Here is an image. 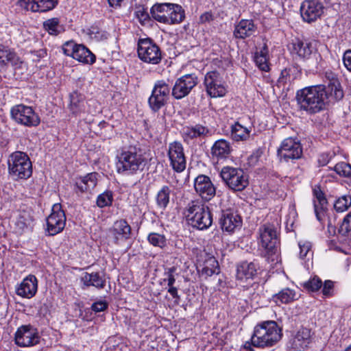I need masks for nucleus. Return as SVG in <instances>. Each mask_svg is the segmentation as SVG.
I'll return each mask as SVG.
<instances>
[{"mask_svg":"<svg viewBox=\"0 0 351 351\" xmlns=\"http://www.w3.org/2000/svg\"><path fill=\"white\" fill-rule=\"evenodd\" d=\"M295 99L300 110L308 114L323 111L329 104L338 101L330 99V95L325 90V85L311 86L298 90Z\"/></svg>","mask_w":351,"mask_h":351,"instance_id":"obj_1","label":"nucleus"},{"mask_svg":"<svg viewBox=\"0 0 351 351\" xmlns=\"http://www.w3.org/2000/svg\"><path fill=\"white\" fill-rule=\"evenodd\" d=\"M115 165L119 174L131 176L144 171L147 159L139 146L130 145L118 151Z\"/></svg>","mask_w":351,"mask_h":351,"instance_id":"obj_2","label":"nucleus"},{"mask_svg":"<svg viewBox=\"0 0 351 351\" xmlns=\"http://www.w3.org/2000/svg\"><path fill=\"white\" fill-rule=\"evenodd\" d=\"M261 246L264 249L263 256L276 265L280 261V227L278 223L267 222L258 228Z\"/></svg>","mask_w":351,"mask_h":351,"instance_id":"obj_3","label":"nucleus"},{"mask_svg":"<svg viewBox=\"0 0 351 351\" xmlns=\"http://www.w3.org/2000/svg\"><path fill=\"white\" fill-rule=\"evenodd\" d=\"M282 337V330L274 321H266L258 324L251 337V343L246 342L244 348L254 351L251 346L257 348L271 347Z\"/></svg>","mask_w":351,"mask_h":351,"instance_id":"obj_4","label":"nucleus"},{"mask_svg":"<svg viewBox=\"0 0 351 351\" xmlns=\"http://www.w3.org/2000/svg\"><path fill=\"white\" fill-rule=\"evenodd\" d=\"M188 223L198 230H206L213 223V216L208 206L199 201H191L185 208Z\"/></svg>","mask_w":351,"mask_h":351,"instance_id":"obj_5","label":"nucleus"},{"mask_svg":"<svg viewBox=\"0 0 351 351\" xmlns=\"http://www.w3.org/2000/svg\"><path fill=\"white\" fill-rule=\"evenodd\" d=\"M150 14L156 21L167 25L179 24L185 19L182 7L171 3H155L150 10Z\"/></svg>","mask_w":351,"mask_h":351,"instance_id":"obj_6","label":"nucleus"},{"mask_svg":"<svg viewBox=\"0 0 351 351\" xmlns=\"http://www.w3.org/2000/svg\"><path fill=\"white\" fill-rule=\"evenodd\" d=\"M8 167V173L14 180H27L33 172L29 157L21 151H16L9 156Z\"/></svg>","mask_w":351,"mask_h":351,"instance_id":"obj_7","label":"nucleus"},{"mask_svg":"<svg viewBox=\"0 0 351 351\" xmlns=\"http://www.w3.org/2000/svg\"><path fill=\"white\" fill-rule=\"evenodd\" d=\"M220 176L228 188L234 191H242L248 185L247 176L240 168L223 167Z\"/></svg>","mask_w":351,"mask_h":351,"instance_id":"obj_8","label":"nucleus"},{"mask_svg":"<svg viewBox=\"0 0 351 351\" xmlns=\"http://www.w3.org/2000/svg\"><path fill=\"white\" fill-rule=\"evenodd\" d=\"M137 52L138 58L146 63L158 64L162 60L160 49L150 38L138 40Z\"/></svg>","mask_w":351,"mask_h":351,"instance_id":"obj_9","label":"nucleus"},{"mask_svg":"<svg viewBox=\"0 0 351 351\" xmlns=\"http://www.w3.org/2000/svg\"><path fill=\"white\" fill-rule=\"evenodd\" d=\"M11 117L17 123L27 127H36L40 119L34 109L23 104L16 105L11 109Z\"/></svg>","mask_w":351,"mask_h":351,"instance_id":"obj_10","label":"nucleus"},{"mask_svg":"<svg viewBox=\"0 0 351 351\" xmlns=\"http://www.w3.org/2000/svg\"><path fill=\"white\" fill-rule=\"evenodd\" d=\"M170 87L164 80L157 81L149 97L148 104L154 112L159 111L167 104L170 93Z\"/></svg>","mask_w":351,"mask_h":351,"instance_id":"obj_11","label":"nucleus"},{"mask_svg":"<svg viewBox=\"0 0 351 351\" xmlns=\"http://www.w3.org/2000/svg\"><path fill=\"white\" fill-rule=\"evenodd\" d=\"M204 84L207 94L211 97H221L226 95V82L216 71L208 72L204 76Z\"/></svg>","mask_w":351,"mask_h":351,"instance_id":"obj_12","label":"nucleus"},{"mask_svg":"<svg viewBox=\"0 0 351 351\" xmlns=\"http://www.w3.org/2000/svg\"><path fill=\"white\" fill-rule=\"evenodd\" d=\"M66 224V216L61 205L56 204L52 207L51 215L47 218V229L49 236L61 232Z\"/></svg>","mask_w":351,"mask_h":351,"instance_id":"obj_13","label":"nucleus"},{"mask_svg":"<svg viewBox=\"0 0 351 351\" xmlns=\"http://www.w3.org/2000/svg\"><path fill=\"white\" fill-rule=\"evenodd\" d=\"M278 156L287 162L299 159L302 156V147L299 141L291 138L285 139L278 149Z\"/></svg>","mask_w":351,"mask_h":351,"instance_id":"obj_14","label":"nucleus"},{"mask_svg":"<svg viewBox=\"0 0 351 351\" xmlns=\"http://www.w3.org/2000/svg\"><path fill=\"white\" fill-rule=\"evenodd\" d=\"M197 83L195 74L184 75L176 81L171 95L176 99H181L187 96Z\"/></svg>","mask_w":351,"mask_h":351,"instance_id":"obj_15","label":"nucleus"},{"mask_svg":"<svg viewBox=\"0 0 351 351\" xmlns=\"http://www.w3.org/2000/svg\"><path fill=\"white\" fill-rule=\"evenodd\" d=\"M15 343L20 347H29L39 343L40 337L36 328L30 325L19 327L15 333Z\"/></svg>","mask_w":351,"mask_h":351,"instance_id":"obj_16","label":"nucleus"},{"mask_svg":"<svg viewBox=\"0 0 351 351\" xmlns=\"http://www.w3.org/2000/svg\"><path fill=\"white\" fill-rule=\"evenodd\" d=\"M324 9V5L318 1L306 0L300 6L301 16L304 21L311 23L322 16Z\"/></svg>","mask_w":351,"mask_h":351,"instance_id":"obj_17","label":"nucleus"},{"mask_svg":"<svg viewBox=\"0 0 351 351\" xmlns=\"http://www.w3.org/2000/svg\"><path fill=\"white\" fill-rule=\"evenodd\" d=\"M168 156L173 169L176 172H182L186 168V158L184 148L181 143L174 141L169 144Z\"/></svg>","mask_w":351,"mask_h":351,"instance_id":"obj_18","label":"nucleus"},{"mask_svg":"<svg viewBox=\"0 0 351 351\" xmlns=\"http://www.w3.org/2000/svg\"><path fill=\"white\" fill-rule=\"evenodd\" d=\"M132 228L125 219H119L114 222L109 229V237L116 245H120L131 238Z\"/></svg>","mask_w":351,"mask_h":351,"instance_id":"obj_19","label":"nucleus"},{"mask_svg":"<svg viewBox=\"0 0 351 351\" xmlns=\"http://www.w3.org/2000/svg\"><path fill=\"white\" fill-rule=\"evenodd\" d=\"M219 224L223 231L232 233L241 226L242 219L237 212L227 209L222 210L219 218Z\"/></svg>","mask_w":351,"mask_h":351,"instance_id":"obj_20","label":"nucleus"},{"mask_svg":"<svg viewBox=\"0 0 351 351\" xmlns=\"http://www.w3.org/2000/svg\"><path fill=\"white\" fill-rule=\"evenodd\" d=\"M195 191L202 199L208 201L211 199L216 193V189L212 183L210 178L207 176L199 175L194 182Z\"/></svg>","mask_w":351,"mask_h":351,"instance_id":"obj_21","label":"nucleus"},{"mask_svg":"<svg viewBox=\"0 0 351 351\" xmlns=\"http://www.w3.org/2000/svg\"><path fill=\"white\" fill-rule=\"evenodd\" d=\"M210 134V130L199 123L184 126L182 130L183 140L187 143L194 139L206 138Z\"/></svg>","mask_w":351,"mask_h":351,"instance_id":"obj_22","label":"nucleus"},{"mask_svg":"<svg viewBox=\"0 0 351 351\" xmlns=\"http://www.w3.org/2000/svg\"><path fill=\"white\" fill-rule=\"evenodd\" d=\"M325 77L328 81L327 86H325V90L330 95V99H335L338 101L343 97V91L337 75L330 70L325 72Z\"/></svg>","mask_w":351,"mask_h":351,"instance_id":"obj_23","label":"nucleus"},{"mask_svg":"<svg viewBox=\"0 0 351 351\" xmlns=\"http://www.w3.org/2000/svg\"><path fill=\"white\" fill-rule=\"evenodd\" d=\"M261 269L258 262L254 261L252 262L242 261L237 267V280H243L247 279H254Z\"/></svg>","mask_w":351,"mask_h":351,"instance_id":"obj_24","label":"nucleus"},{"mask_svg":"<svg viewBox=\"0 0 351 351\" xmlns=\"http://www.w3.org/2000/svg\"><path fill=\"white\" fill-rule=\"evenodd\" d=\"M313 195L315 198L313 206L316 218L321 221L327 209L328 201L319 185L313 187Z\"/></svg>","mask_w":351,"mask_h":351,"instance_id":"obj_25","label":"nucleus"},{"mask_svg":"<svg viewBox=\"0 0 351 351\" xmlns=\"http://www.w3.org/2000/svg\"><path fill=\"white\" fill-rule=\"evenodd\" d=\"M256 32V27L252 20L241 19L234 26L233 35L236 38L245 39L253 36Z\"/></svg>","mask_w":351,"mask_h":351,"instance_id":"obj_26","label":"nucleus"},{"mask_svg":"<svg viewBox=\"0 0 351 351\" xmlns=\"http://www.w3.org/2000/svg\"><path fill=\"white\" fill-rule=\"evenodd\" d=\"M69 109L74 116H80L85 112L86 97L84 94L74 90L69 95Z\"/></svg>","mask_w":351,"mask_h":351,"instance_id":"obj_27","label":"nucleus"},{"mask_svg":"<svg viewBox=\"0 0 351 351\" xmlns=\"http://www.w3.org/2000/svg\"><path fill=\"white\" fill-rule=\"evenodd\" d=\"M38 288V281L33 275H29L26 277L16 290V293L22 297L31 298L36 293Z\"/></svg>","mask_w":351,"mask_h":351,"instance_id":"obj_28","label":"nucleus"},{"mask_svg":"<svg viewBox=\"0 0 351 351\" xmlns=\"http://www.w3.org/2000/svg\"><path fill=\"white\" fill-rule=\"evenodd\" d=\"M99 175L97 172L86 174L84 176L77 178L75 186L81 193L93 190L97 185Z\"/></svg>","mask_w":351,"mask_h":351,"instance_id":"obj_29","label":"nucleus"},{"mask_svg":"<svg viewBox=\"0 0 351 351\" xmlns=\"http://www.w3.org/2000/svg\"><path fill=\"white\" fill-rule=\"evenodd\" d=\"M290 50L291 53L296 54L302 60L310 58L313 53V47L311 43L300 39H295L292 41Z\"/></svg>","mask_w":351,"mask_h":351,"instance_id":"obj_30","label":"nucleus"},{"mask_svg":"<svg viewBox=\"0 0 351 351\" xmlns=\"http://www.w3.org/2000/svg\"><path fill=\"white\" fill-rule=\"evenodd\" d=\"M230 151V143L224 139H219L215 141L212 146L210 153L213 158H215L218 161L228 157Z\"/></svg>","mask_w":351,"mask_h":351,"instance_id":"obj_31","label":"nucleus"},{"mask_svg":"<svg viewBox=\"0 0 351 351\" xmlns=\"http://www.w3.org/2000/svg\"><path fill=\"white\" fill-rule=\"evenodd\" d=\"M33 221V217L30 211H20L14 223L15 232L19 234H23L32 226Z\"/></svg>","mask_w":351,"mask_h":351,"instance_id":"obj_32","label":"nucleus"},{"mask_svg":"<svg viewBox=\"0 0 351 351\" xmlns=\"http://www.w3.org/2000/svg\"><path fill=\"white\" fill-rule=\"evenodd\" d=\"M81 282L86 287L92 286L99 289H104L106 286L105 278L98 272L84 273L81 277Z\"/></svg>","mask_w":351,"mask_h":351,"instance_id":"obj_33","label":"nucleus"},{"mask_svg":"<svg viewBox=\"0 0 351 351\" xmlns=\"http://www.w3.org/2000/svg\"><path fill=\"white\" fill-rule=\"evenodd\" d=\"M311 330L306 328L300 329L294 337L293 348L297 351H301L307 347L310 343Z\"/></svg>","mask_w":351,"mask_h":351,"instance_id":"obj_34","label":"nucleus"},{"mask_svg":"<svg viewBox=\"0 0 351 351\" xmlns=\"http://www.w3.org/2000/svg\"><path fill=\"white\" fill-rule=\"evenodd\" d=\"M73 58L87 64H93L96 60L95 56L84 45H78Z\"/></svg>","mask_w":351,"mask_h":351,"instance_id":"obj_35","label":"nucleus"},{"mask_svg":"<svg viewBox=\"0 0 351 351\" xmlns=\"http://www.w3.org/2000/svg\"><path fill=\"white\" fill-rule=\"evenodd\" d=\"M17 59L14 51L8 47L0 45V70L4 69L9 63L16 64Z\"/></svg>","mask_w":351,"mask_h":351,"instance_id":"obj_36","label":"nucleus"},{"mask_svg":"<svg viewBox=\"0 0 351 351\" xmlns=\"http://www.w3.org/2000/svg\"><path fill=\"white\" fill-rule=\"evenodd\" d=\"M250 130L243 127L239 122L231 126V136L235 141H245L250 138Z\"/></svg>","mask_w":351,"mask_h":351,"instance_id":"obj_37","label":"nucleus"},{"mask_svg":"<svg viewBox=\"0 0 351 351\" xmlns=\"http://www.w3.org/2000/svg\"><path fill=\"white\" fill-rule=\"evenodd\" d=\"M273 298L280 301L282 304H289L295 300L296 293L289 288L282 289L278 293L273 295Z\"/></svg>","mask_w":351,"mask_h":351,"instance_id":"obj_38","label":"nucleus"},{"mask_svg":"<svg viewBox=\"0 0 351 351\" xmlns=\"http://www.w3.org/2000/svg\"><path fill=\"white\" fill-rule=\"evenodd\" d=\"M219 273L218 261L214 257H209L205 262V265L202 269V274L206 276H211Z\"/></svg>","mask_w":351,"mask_h":351,"instance_id":"obj_39","label":"nucleus"},{"mask_svg":"<svg viewBox=\"0 0 351 351\" xmlns=\"http://www.w3.org/2000/svg\"><path fill=\"white\" fill-rule=\"evenodd\" d=\"M170 192L171 190L168 186H163L158 192L156 196V203L159 207L162 208L167 207L169 202Z\"/></svg>","mask_w":351,"mask_h":351,"instance_id":"obj_40","label":"nucleus"},{"mask_svg":"<svg viewBox=\"0 0 351 351\" xmlns=\"http://www.w3.org/2000/svg\"><path fill=\"white\" fill-rule=\"evenodd\" d=\"M148 242L154 247L161 249L167 245L166 237L162 234L157 232H150L147 236Z\"/></svg>","mask_w":351,"mask_h":351,"instance_id":"obj_41","label":"nucleus"},{"mask_svg":"<svg viewBox=\"0 0 351 351\" xmlns=\"http://www.w3.org/2000/svg\"><path fill=\"white\" fill-rule=\"evenodd\" d=\"M113 202V193L111 191H106L98 195L97 198V206L99 208H104L112 205Z\"/></svg>","mask_w":351,"mask_h":351,"instance_id":"obj_42","label":"nucleus"},{"mask_svg":"<svg viewBox=\"0 0 351 351\" xmlns=\"http://www.w3.org/2000/svg\"><path fill=\"white\" fill-rule=\"evenodd\" d=\"M43 26L45 30L51 35L56 36L60 32L59 19L57 18L47 20L43 23Z\"/></svg>","mask_w":351,"mask_h":351,"instance_id":"obj_43","label":"nucleus"},{"mask_svg":"<svg viewBox=\"0 0 351 351\" xmlns=\"http://www.w3.org/2000/svg\"><path fill=\"white\" fill-rule=\"evenodd\" d=\"M58 0H36V12H45L53 9Z\"/></svg>","mask_w":351,"mask_h":351,"instance_id":"obj_44","label":"nucleus"},{"mask_svg":"<svg viewBox=\"0 0 351 351\" xmlns=\"http://www.w3.org/2000/svg\"><path fill=\"white\" fill-rule=\"evenodd\" d=\"M350 205L351 197L343 195L335 202L334 208L337 212H343L346 210Z\"/></svg>","mask_w":351,"mask_h":351,"instance_id":"obj_45","label":"nucleus"},{"mask_svg":"<svg viewBox=\"0 0 351 351\" xmlns=\"http://www.w3.org/2000/svg\"><path fill=\"white\" fill-rule=\"evenodd\" d=\"M322 286V282L317 276L311 278L304 282L303 287L308 291L315 292L318 291Z\"/></svg>","mask_w":351,"mask_h":351,"instance_id":"obj_46","label":"nucleus"},{"mask_svg":"<svg viewBox=\"0 0 351 351\" xmlns=\"http://www.w3.org/2000/svg\"><path fill=\"white\" fill-rule=\"evenodd\" d=\"M334 170L341 176L351 177V165L348 163L344 162L337 163L334 167Z\"/></svg>","mask_w":351,"mask_h":351,"instance_id":"obj_47","label":"nucleus"},{"mask_svg":"<svg viewBox=\"0 0 351 351\" xmlns=\"http://www.w3.org/2000/svg\"><path fill=\"white\" fill-rule=\"evenodd\" d=\"M177 268L176 267H171L165 269L164 272V282H167V285H173L176 282Z\"/></svg>","mask_w":351,"mask_h":351,"instance_id":"obj_48","label":"nucleus"},{"mask_svg":"<svg viewBox=\"0 0 351 351\" xmlns=\"http://www.w3.org/2000/svg\"><path fill=\"white\" fill-rule=\"evenodd\" d=\"M255 62L256 66L263 71H268L269 66L268 64V58L263 55H258V53L255 55Z\"/></svg>","mask_w":351,"mask_h":351,"instance_id":"obj_49","label":"nucleus"},{"mask_svg":"<svg viewBox=\"0 0 351 351\" xmlns=\"http://www.w3.org/2000/svg\"><path fill=\"white\" fill-rule=\"evenodd\" d=\"M77 46L78 45L75 43L73 41H68L65 43L62 46V51L64 54L67 56H71L73 58V56L75 53V49Z\"/></svg>","mask_w":351,"mask_h":351,"instance_id":"obj_50","label":"nucleus"},{"mask_svg":"<svg viewBox=\"0 0 351 351\" xmlns=\"http://www.w3.org/2000/svg\"><path fill=\"white\" fill-rule=\"evenodd\" d=\"M17 4L25 10L36 12V0H19Z\"/></svg>","mask_w":351,"mask_h":351,"instance_id":"obj_51","label":"nucleus"},{"mask_svg":"<svg viewBox=\"0 0 351 351\" xmlns=\"http://www.w3.org/2000/svg\"><path fill=\"white\" fill-rule=\"evenodd\" d=\"M298 245L300 250V256L301 258H304L311 248V243L306 241H300Z\"/></svg>","mask_w":351,"mask_h":351,"instance_id":"obj_52","label":"nucleus"},{"mask_svg":"<svg viewBox=\"0 0 351 351\" xmlns=\"http://www.w3.org/2000/svg\"><path fill=\"white\" fill-rule=\"evenodd\" d=\"M108 306L106 301H97L94 302L91 306V309L95 313H99L105 311Z\"/></svg>","mask_w":351,"mask_h":351,"instance_id":"obj_53","label":"nucleus"},{"mask_svg":"<svg viewBox=\"0 0 351 351\" xmlns=\"http://www.w3.org/2000/svg\"><path fill=\"white\" fill-rule=\"evenodd\" d=\"M135 14L141 23H145L146 21L149 20V16L148 13L143 8H139L138 10H136Z\"/></svg>","mask_w":351,"mask_h":351,"instance_id":"obj_54","label":"nucleus"},{"mask_svg":"<svg viewBox=\"0 0 351 351\" xmlns=\"http://www.w3.org/2000/svg\"><path fill=\"white\" fill-rule=\"evenodd\" d=\"M333 282L331 280H326L322 288V293L325 296H330L333 291Z\"/></svg>","mask_w":351,"mask_h":351,"instance_id":"obj_55","label":"nucleus"},{"mask_svg":"<svg viewBox=\"0 0 351 351\" xmlns=\"http://www.w3.org/2000/svg\"><path fill=\"white\" fill-rule=\"evenodd\" d=\"M342 59L344 66L351 72V49H348L343 53Z\"/></svg>","mask_w":351,"mask_h":351,"instance_id":"obj_56","label":"nucleus"},{"mask_svg":"<svg viewBox=\"0 0 351 351\" xmlns=\"http://www.w3.org/2000/svg\"><path fill=\"white\" fill-rule=\"evenodd\" d=\"M350 231H351V224L343 219L338 232L343 236L346 235Z\"/></svg>","mask_w":351,"mask_h":351,"instance_id":"obj_57","label":"nucleus"},{"mask_svg":"<svg viewBox=\"0 0 351 351\" xmlns=\"http://www.w3.org/2000/svg\"><path fill=\"white\" fill-rule=\"evenodd\" d=\"M214 20V16L211 12H206L199 16V23H206Z\"/></svg>","mask_w":351,"mask_h":351,"instance_id":"obj_58","label":"nucleus"},{"mask_svg":"<svg viewBox=\"0 0 351 351\" xmlns=\"http://www.w3.org/2000/svg\"><path fill=\"white\" fill-rule=\"evenodd\" d=\"M330 158L331 156L329 155V154L324 153L319 156L318 162L320 166H325L329 162Z\"/></svg>","mask_w":351,"mask_h":351,"instance_id":"obj_59","label":"nucleus"},{"mask_svg":"<svg viewBox=\"0 0 351 351\" xmlns=\"http://www.w3.org/2000/svg\"><path fill=\"white\" fill-rule=\"evenodd\" d=\"M168 287V293L176 300H180V295H178V288L174 287L173 285H170Z\"/></svg>","mask_w":351,"mask_h":351,"instance_id":"obj_60","label":"nucleus"},{"mask_svg":"<svg viewBox=\"0 0 351 351\" xmlns=\"http://www.w3.org/2000/svg\"><path fill=\"white\" fill-rule=\"evenodd\" d=\"M289 75V72L287 69H284L281 71L280 76L278 78V83L280 84H285L287 82V76Z\"/></svg>","mask_w":351,"mask_h":351,"instance_id":"obj_61","label":"nucleus"},{"mask_svg":"<svg viewBox=\"0 0 351 351\" xmlns=\"http://www.w3.org/2000/svg\"><path fill=\"white\" fill-rule=\"evenodd\" d=\"M328 231L330 235H334L336 233V227L333 224L330 219L328 220Z\"/></svg>","mask_w":351,"mask_h":351,"instance_id":"obj_62","label":"nucleus"},{"mask_svg":"<svg viewBox=\"0 0 351 351\" xmlns=\"http://www.w3.org/2000/svg\"><path fill=\"white\" fill-rule=\"evenodd\" d=\"M123 1V0H108V2L110 7L117 8L121 6Z\"/></svg>","mask_w":351,"mask_h":351,"instance_id":"obj_63","label":"nucleus"},{"mask_svg":"<svg viewBox=\"0 0 351 351\" xmlns=\"http://www.w3.org/2000/svg\"><path fill=\"white\" fill-rule=\"evenodd\" d=\"M34 53L38 58H44L47 55V50L45 49H41L38 51H34Z\"/></svg>","mask_w":351,"mask_h":351,"instance_id":"obj_64","label":"nucleus"}]
</instances>
